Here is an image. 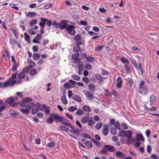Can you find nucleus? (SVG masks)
<instances>
[{"label": "nucleus", "mask_w": 159, "mask_h": 159, "mask_svg": "<svg viewBox=\"0 0 159 159\" xmlns=\"http://www.w3.org/2000/svg\"><path fill=\"white\" fill-rule=\"evenodd\" d=\"M120 124L119 122H116L113 118L111 119L109 123L108 124H104L103 125L102 129H108V128L111 129H120Z\"/></svg>", "instance_id": "f257e3e1"}, {"label": "nucleus", "mask_w": 159, "mask_h": 159, "mask_svg": "<svg viewBox=\"0 0 159 159\" xmlns=\"http://www.w3.org/2000/svg\"><path fill=\"white\" fill-rule=\"evenodd\" d=\"M138 91L139 93L142 95H145L148 93V89L145 84V82L141 80L138 86Z\"/></svg>", "instance_id": "f03ea898"}, {"label": "nucleus", "mask_w": 159, "mask_h": 159, "mask_svg": "<svg viewBox=\"0 0 159 159\" xmlns=\"http://www.w3.org/2000/svg\"><path fill=\"white\" fill-rule=\"evenodd\" d=\"M32 98L30 97H27L24 98L22 102L20 103V105L21 107H25L27 104V106H30L31 107H34L35 106V104L32 102Z\"/></svg>", "instance_id": "7ed1b4c3"}, {"label": "nucleus", "mask_w": 159, "mask_h": 159, "mask_svg": "<svg viewBox=\"0 0 159 159\" xmlns=\"http://www.w3.org/2000/svg\"><path fill=\"white\" fill-rule=\"evenodd\" d=\"M115 150L114 147L110 145H106L103 147V149L101 151V153L102 154L107 155V153L106 150L109 151L111 152H113Z\"/></svg>", "instance_id": "20e7f679"}, {"label": "nucleus", "mask_w": 159, "mask_h": 159, "mask_svg": "<svg viewBox=\"0 0 159 159\" xmlns=\"http://www.w3.org/2000/svg\"><path fill=\"white\" fill-rule=\"evenodd\" d=\"M18 99V97L16 96L8 98L6 100V102L8 104H11V105L13 107H15L17 105L16 103L15 102V101Z\"/></svg>", "instance_id": "39448f33"}, {"label": "nucleus", "mask_w": 159, "mask_h": 159, "mask_svg": "<svg viewBox=\"0 0 159 159\" xmlns=\"http://www.w3.org/2000/svg\"><path fill=\"white\" fill-rule=\"evenodd\" d=\"M16 81L14 80L11 81V78H9L8 80L4 82L3 84V88H4L9 86H12L15 84Z\"/></svg>", "instance_id": "423d86ee"}, {"label": "nucleus", "mask_w": 159, "mask_h": 159, "mask_svg": "<svg viewBox=\"0 0 159 159\" xmlns=\"http://www.w3.org/2000/svg\"><path fill=\"white\" fill-rule=\"evenodd\" d=\"M69 82L70 83L67 82L64 84V87L66 89H69L71 88H74L75 84L76 83V82L72 80H69Z\"/></svg>", "instance_id": "0eeeda50"}, {"label": "nucleus", "mask_w": 159, "mask_h": 159, "mask_svg": "<svg viewBox=\"0 0 159 159\" xmlns=\"http://www.w3.org/2000/svg\"><path fill=\"white\" fill-rule=\"evenodd\" d=\"M75 27L73 25H70L66 28V30L70 35H74L75 33Z\"/></svg>", "instance_id": "6e6552de"}, {"label": "nucleus", "mask_w": 159, "mask_h": 159, "mask_svg": "<svg viewBox=\"0 0 159 159\" xmlns=\"http://www.w3.org/2000/svg\"><path fill=\"white\" fill-rule=\"evenodd\" d=\"M62 131L67 133L68 134L70 133H72L73 134H76L77 136H79L80 135V133L79 131V130H60Z\"/></svg>", "instance_id": "1a4fd4ad"}, {"label": "nucleus", "mask_w": 159, "mask_h": 159, "mask_svg": "<svg viewBox=\"0 0 159 159\" xmlns=\"http://www.w3.org/2000/svg\"><path fill=\"white\" fill-rule=\"evenodd\" d=\"M79 56L78 53H75L72 56V58L74 60L75 63H79L80 62L81 59L78 58V57Z\"/></svg>", "instance_id": "9d476101"}, {"label": "nucleus", "mask_w": 159, "mask_h": 159, "mask_svg": "<svg viewBox=\"0 0 159 159\" xmlns=\"http://www.w3.org/2000/svg\"><path fill=\"white\" fill-rule=\"evenodd\" d=\"M51 116L54 118L56 122H60L63 117L60 116L57 114H52Z\"/></svg>", "instance_id": "9b49d317"}, {"label": "nucleus", "mask_w": 159, "mask_h": 159, "mask_svg": "<svg viewBox=\"0 0 159 159\" xmlns=\"http://www.w3.org/2000/svg\"><path fill=\"white\" fill-rule=\"evenodd\" d=\"M60 122L63 124L70 126L71 129L73 128V127L71 125V124L69 121L63 117H62Z\"/></svg>", "instance_id": "f8f14e48"}, {"label": "nucleus", "mask_w": 159, "mask_h": 159, "mask_svg": "<svg viewBox=\"0 0 159 159\" xmlns=\"http://www.w3.org/2000/svg\"><path fill=\"white\" fill-rule=\"evenodd\" d=\"M42 36L41 34H38L37 35L33 40V42L34 43L39 44L40 40L41 39Z\"/></svg>", "instance_id": "ddd939ff"}, {"label": "nucleus", "mask_w": 159, "mask_h": 159, "mask_svg": "<svg viewBox=\"0 0 159 159\" xmlns=\"http://www.w3.org/2000/svg\"><path fill=\"white\" fill-rule=\"evenodd\" d=\"M123 81L122 79L120 77H119L117 80L116 87L117 88L120 89L122 87V84Z\"/></svg>", "instance_id": "4468645a"}, {"label": "nucleus", "mask_w": 159, "mask_h": 159, "mask_svg": "<svg viewBox=\"0 0 159 159\" xmlns=\"http://www.w3.org/2000/svg\"><path fill=\"white\" fill-rule=\"evenodd\" d=\"M84 91L85 92L84 94L88 99L91 100L93 99L94 96L91 92L85 90L83 91V92Z\"/></svg>", "instance_id": "2eb2a0df"}, {"label": "nucleus", "mask_w": 159, "mask_h": 159, "mask_svg": "<svg viewBox=\"0 0 159 159\" xmlns=\"http://www.w3.org/2000/svg\"><path fill=\"white\" fill-rule=\"evenodd\" d=\"M30 107L26 106L25 108H21L20 109V111L23 113L25 114H28L30 112Z\"/></svg>", "instance_id": "dca6fc26"}, {"label": "nucleus", "mask_w": 159, "mask_h": 159, "mask_svg": "<svg viewBox=\"0 0 159 159\" xmlns=\"http://www.w3.org/2000/svg\"><path fill=\"white\" fill-rule=\"evenodd\" d=\"M40 20L41 22L39 23V25L42 27H44L47 21V19L43 18H40Z\"/></svg>", "instance_id": "f3484780"}, {"label": "nucleus", "mask_w": 159, "mask_h": 159, "mask_svg": "<svg viewBox=\"0 0 159 159\" xmlns=\"http://www.w3.org/2000/svg\"><path fill=\"white\" fill-rule=\"evenodd\" d=\"M10 114L13 117H16V116L19 114V112L15 110H11L9 111Z\"/></svg>", "instance_id": "a211bd4d"}, {"label": "nucleus", "mask_w": 159, "mask_h": 159, "mask_svg": "<svg viewBox=\"0 0 159 159\" xmlns=\"http://www.w3.org/2000/svg\"><path fill=\"white\" fill-rule=\"evenodd\" d=\"M136 137V140L137 141H142L143 142L144 141V138L142 134H137Z\"/></svg>", "instance_id": "6ab92c4d"}, {"label": "nucleus", "mask_w": 159, "mask_h": 159, "mask_svg": "<svg viewBox=\"0 0 159 159\" xmlns=\"http://www.w3.org/2000/svg\"><path fill=\"white\" fill-rule=\"evenodd\" d=\"M155 100V96L153 95H152L150 98V105L151 106L153 105L154 104Z\"/></svg>", "instance_id": "aec40b11"}, {"label": "nucleus", "mask_w": 159, "mask_h": 159, "mask_svg": "<svg viewBox=\"0 0 159 159\" xmlns=\"http://www.w3.org/2000/svg\"><path fill=\"white\" fill-rule=\"evenodd\" d=\"M43 106L44 110L45 109V112L46 114H48L50 110V107L45 104H43Z\"/></svg>", "instance_id": "412c9836"}, {"label": "nucleus", "mask_w": 159, "mask_h": 159, "mask_svg": "<svg viewBox=\"0 0 159 159\" xmlns=\"http://www.w3.org/2000/svg\"><path fill=\"white\" fill-rule=\"evenodd\" d=\"M27 16L30 18L35 17L36 16V13L35 12H28L26 14Z\"/></svg>", "instance_id": "4be33fe9"}, {"label": "nucleus", "mask_w": 159, "mask_h": 159, "mask_svg": "<svg viewBox=\"0 0 159 159\" xmlns=\"http://www.w3.org/2000/svg\"><path fill=\"white\" fill-rule=\"evenodd\" d=\"M89 113H88V116H87L85 117H84L82 118L81 120V122H82V123H88L89 119L90 117H89Z\"/></svg>", "instance_id": "5701e85b"}, {"label": "nucleus", "mask_w": 159, "mask_h": 159, "mask_svg": "<svg viewBox=\"0 0 159 159\" xmlns=\"http://www.w3.org/2000/svg\"><path fill=\"white\" fill-rule=\"evenodd\" d=\"M61 100L62 103L65 104L66 105L68 103V101L66 97L64 95H63L61 98Z\"/></svg>", "instance_id": "b1692460"}, {"label": "nucleus", "mask_w": 159, "mask_h": 159, "mask_svg": "<svg viewBox=\"0 0 159 159\" xmlns=\"http://www.w3.org/2000/svg\"><path fill=\"white\" fill-rule=\"evenodd\" d=\"M132 134L130 131H126L125 137H127L128 139H131Z\"/></svg>", "instance_id": "393cba45"}, {"label": "nucleus", "mask_w": 159, "mask_h": 159, "mask_svg": "<svg viewBox=\"0 0 159 159\" xmlns=\"http://www.w3.org/2000/svg\"><path fill=\"white\" fill-rule=\"evenodd\" d=\"M116 155L119 158H124V155L121 152H116Z\"/></svg>", "instance_id": "a878e982"}, {"label": "nucleus", "mask_w": 159, "mask_h": 159, "mask_svg": "<svg viewBox=\"0 0 159 159\" xmlns=\"http://www.w3.org/2000/svg\"><path fill=\"white\" fill-rule=\"evenodd\" d=\"M29 65L28 67L30 69L33 68L35 66V63L32 61H29Z\"/></svg>", "instance_id": "bb28decb"}, {"label": "nucleus", "mask_w": 159, "mask_h": 159, "mask_svg": "<svg viewBox=\"0 0 159 159\" xmlns=\"http://www.w3.org/2000/svg\"><path fill=\"white\" fill-rule=\"evenodd\" d=\"M95 77L97 80H98V82H102L103 81V77L99 74H96Z\"/></svg>", "instance_id": "cd10ccee"}, {"label": "nucleus", "mask_w": 159, "mask_h": 159, "mask_svg": "<svg viewBox=\"0 0 159 159\" xmlns=\"http://www.w3.org/2000/svg\"><path fill=\"white\" fill-rule=\"evenodd\" d=\"M85 144L88 148H91L92 147V144L90 141H86L85 143Z\"/></svg>", "instance_id": "c85d7f7f"}, {"label": "nucleus", "mask_w": 159, "mask_h": 159, "mask_svg": "<svg viewBox=\"0 0 159 159\" xmlns=\"http://www.w3.org/2000/svg\"><path fill=\"white\" fill-rule=\"evenodd\" d=\"M88 88L89 89L92 91H94L96 89L95 85L93 84H89V85Z\"/></svg>", "instance_id": "c756f323"}, {"label": "nucleus", "mask_w": 159, "mask_h": 159, "mask_svg": "<svg viewBox=\"0 0 159 159\" xmlns=\"http://www.w3.org/2000/svg\"><path fill=\"white\" fill-rule=\"evenodd\" d=\"M88 123V125L89 126H92L94 124V122L92 118L91 117H89V119Z\"/></svg>", "instance_id": "7c9ffc66"}, {"label": "nucleus", "mask_w": 159, "mask_h": 159, "mask_svg": "<svg viewBox=\"0 0 159 159\" xmlns=\"http://www.w3.org/2000/svg\"><path fill=\"white\" fill-rule=\"evenodd\" d=\"M81 48L79 45H76L74 47L73 51L74 52L79 51L80 50Z\"/></svg>", "instance_id": "2f4dec72"}, {"label": "nucleus", "mask_w": 159, "mask_h": 159, "mask_svg": "<svg viewBox=\"0 0 159 159\" xmlns=\"http://www.w3.org/2000/svg\"><path fill=\"white\" fill-rule=\"evenodd\" d=\"M74 100L78 102H81L82 101L81 98L79 96H76L74 97L73 98Z\"/></svg>", "instance_id": "473e14b6"}, {"label": "nucleus", "mask_w": 159, "mask_h": 159, "mask_svg": "<svg viewBox=\"0 0 159 159\" xmlns=\"http://www.w3.org/2000/svg\"><path fill=\"white\" fill-rule=\"evenodd\" d=\"M120 61L121 62L124 63H125L126 64H129V62L128 59L126 58H125L122 57L120 58Z\"/></svg>", "instance_id": "72a5a7b5"}, {"label": "nucleus", "mask_w": 159, "mask_h": 159, "mask_svg": "<svg viewBox=\"0 0 159 159\" xmlns=\"http://www.w3.org/2000/svg\"><path fill=\"white\" fill-rule=\"evenodd\" d=\"M40 55L39 53H34L33 56V59L34 60H37L40 58Z\"/></svg>", "instance_id": "f704fd0d"}, {"label": "nucleus", "mask_w": 159, "mask_h": 159, "mask_svg": "<svg viewBox=\"0 0 159 159\" xmlns=\"http://www.w3.org/2000/svg\"><path fill=\"white\" fill-rule=\"evenodd\" d=\"M25 40L28 43L30 42V36L26 33L24 34Z\"/></svg>", "instance_id": "c9c22d12"}, {"label": "nucleus", "mask_w": 159, "mask_h": 159, "mask_svg": "<svg viewBox=\"0 0 159 159\" xmlns=\"http://www.w3.org/2000/svg\"><path fill=\"white\" fill-rule=\"evenodd\" d=\"M126 131L123 130H120L118 134L119 136L121 137H125Z\"/></svg>", "instance_id": "e433bc0d"}, {"label": "nucleus", "mask_w": 159, "mask_h": 159, "mask_svg": "<svg viewBox=\"0 0 159 159\" xmlns=\"http://www.w3.org/2000/svg\"><path fill=\"white\" fill-rule=\"evenodd\" d=\"M72 77L74 80H80V77L77 75H74L72 76Z\"/></svg>", "instance_id": "4c0bfd02"}, {"label": "nucleus", "mask_w": 159, "mask_h": 159, "mask_svg": "<svg viewBox=\"0 0 159 159\" xmlns=\"http://www.w3.org/2000/svg\"><path fill=\"white\" fill-rule=\"evenodd\" d=\"M36 106V107L39 109L43 111L44 110L43 106L41 104L39 103H37Z\"/></svg>", "instance_id": "58836bf2"}, {"label": "nucleus", "mask_w": 159, "mask_h": 159, "mask_svg": "<svg viewBox=\"0 0 159 159\" xmlns=\"http://www.w3.org/2000/svg\"><path fill=\"white\" fill-rule=\"evenodd\" d=\"M87 60L88 62H93L94 60V58L91 56H88L87 57Z\"/></svg>", "instance_id": "ea45409f"}, {"label": "nucleus", "mask_w": 159, "mask_h": 159, "mask_svg": "<svg viewBox=\"0 0 159 159\" xmlns=\"http://www.w3.org/2000/svg\"><path fill=\"white\" fill-rule=\"evenodd\" d=\"M121 125L124 129H127L128 128L127 124L124 122H122L121 123Z\"/></svg>", "instance_id": "a19ab883"}, {"label": "nucleus", "mask_w": 159, "mask_h": 159, "mask_svg": "<svg viewBox=\"0 0 159 159\" xmlns=\"http://www.w3.org/2000/svg\"><path fill=\"white\" fill-rule=\"evenodd\" d=\"M37 23V21L36 20L34 19L31 20L30 23V25L31 26L36 24Z\"/></svg>", "instance_id": "79ce46f5"}, {"label": "nucleus", "mask_w": 159, "mask_h": 159, "mask_svg": "<svg viewBox=\"0 0 159 159\" xmlns=\"http://www.w3.org/2000/svg\"><path fill=\"white\" fill-rule=\"evenodd\" d=\"M83 109L84 111H87L88 112H90L91 111L90 108L87 106H84L83 107Z\"/></svg>", "instance_id": "37998d69"}, {"label": "nucleus", "mask_w": 159, "mask_h": 159, "mask_svg": "<svg viewBox=\"0 0 159 159\" xmlns=\"http://www.w3.org/2000/svg\"><path fill=\"white\" fill-rule=\"evenodd\" d=\"M37 73L36 70L34 69H33L30 70V75L34 76Z\"/></svg>", "instance_id": "c03bdc74"}, {"label": "nucleus", "mask_w": 159, "mask_h": 159, "mask_svg": "<svg viewBox=\"0 0 159 159\" xmlns=\"http://www.w3.org/2000/svg\"><path fill=\"white\" fill-rule=\"evenodd\" d=\"M18 66V65L16 63H14L12 68V70L13 71H16L17 70Z\"/></svg>", "instance_id": "a18cd8bd"}, {"label": "nucleus", "mask_w": 159, "mask_h": 159, "mask_svg": "<svg viewBox=\"0 0 159 159\" xmlns=\"http://www.w3.org/2000/svg\"><path fill=\"white\" fill-rule=\"evenodd\" d=\"M25 76V73L23 72V71L20 73L18 75V77L20 79L24 78Z\"/></svg>", "instance_id": "49530a36"}, {"label": "nucleus", "mask_w": 159, "mask_h": 159, "mask_svg": "<svg viewBox=\"0 0 159 159\" xmlns=\"http://www.w3.org/2000/svg\"><path fill=\"white\" fill-rule=\"evenodd\" d=\"M128 80L129 83V85L130 87H131L133 84V79L130 78H128Z\"/></svg>", "instance_id": "de8ad7c7"}, {"label": "nucleus", "mask_w": 159, "mask_h": 159, "mask_svg": "<svg viewBox=\"0 0 159 159\" xmlns=\"http://www.w3.org/2000/svg\"><path fill=\"white\" fill-rule=\"evenodd\" d=\"M77 109V107L76 106H72L69 107L68 108V110L70 111H73Z\"/></svg>", "instance_id": "09e8293b"}, {"label": "nucleus", "mask_w": 159, "mask_h": 159, "mask_svg": "<svg viewBox=\"0 0 159 159\" xmlns=\"http://www.w3.org/2000/svg\"><path fill=\"white\" fill-rule=\"evenodd\" d=\"M81 136L85 138H88L89 139H91L90 136L89 135V134L86 133H82L81 134Z\"/></svg>", "instance_id": "8fccbe9b"}, {"label": "nucleus", "mask_w": 159, "mask_h": 159, "mask_svg": "<svg viewBox=\"0 0 159 159\" xmlns=\"http://www.w3.org/2000/svg\"><path fill=\"white\" fill-rule=\"evenodd\" d=\"M84 113V111L81 110H79L76 112V114L79 116L82 115Z\"/></svg>", "instance_id": "3c124183"}, {"label": "nucleus", "mask_w": 159, "mask_h": 159, "mask_svg": "<svg viewBox=\"0 0 159 159\" xmlns=\"http://www.w3.org/2000/svg\"><path fill=\"white\" fill-rule=\"evenodd\" d=\"M91 140L94 143H95L96 144V145L98 147H99L101 146V144L99 142H98L94 139H92Z\"/></svg>", "instance_id": "603ef678"}, {"label": "nucleus", "mask_w": 159, "mask_h": 159, "mask_svg": "<svg viewBox=\"0 0 159 159\" xmlns=\"http://www.w3.org/2000/svg\"><path fill=\"white\" fill-rule=\"evenodd\" d=\"M55 143L53 142H50L48 143L47 145V147H51L55 146Z\"/></svg>", "instance_id": "864d4df0"}, {"label": "nucleus", "mask_w": 159, "mask_h": 159, "mask_svg": "<svg viewBox=\"0 0 159 159\" xmlns=\"http://www.w3.org/2000/svg\"><path fill=\"white\" fill-rule=\"evenodd\" d=\"M131 61L132 64L134 65V67L137 69H138L136 61L134 59H132Z\"/></svg>", "instance_id": "5fc2aeb1"}, {"label": "nucleus", "mask_w": 159, "mask_h": 159, "mask_svg": "<svg viewBox=\"0 0 159 159\" xmlns=\"http://www.w3.org/2000/svg\"><path fill=\"white\" fill-rule=\"evenodd\" d=\"M74 39L76 41H79L81 39V37L79 35H76L74 37Z\"/></svg>", "instance_id": "6e6d98bb"}, {"label": "nucleus", "mask_w": 159, "mask_h": 159, "mask_svg": "<svg viewBox=\"0 0 159 159\" xmlns=\"http://www.w3.org/2000/svg\"><path fill=\"white\" fill-rule=\"evenodd\" d=\"M102 126V124L101 123H97L96 125V128L97 129H100Z\"/></svg>", "instance_id": "4d7b16f0"}, {"label": "nucleus", "mask_w": 159, "mask_h": 159, "mask_svg": "<svg viewBox=\"0 0 159 159\" xmlns=\"http://www.w3.org/2000/svg\"><path fill=\"white\" fill-rule=\"evenodd\" d=\"M60 24L61 25V26L59 25V27L61 29H65L67 27V25L66 24Z\"/></svg>", "instance_id": "13d9d810"}, {"label": "nucleus", "mask_w": 159, "mask_h": 159, "mask_svg": "<svg viewBox=\"0 0 159 159\" xmlns=\"http://www.w3.org/2000/svg\"><path fill=\"white\" fill-rule=\"evenodd\" d=\"M101 71L102 72V75H109V73L107 71L103 69H101Z\"/></svg>", "instance_id": "bf43d9fd"}, {"label": "nucleus", "mask_w": 159, "mask_h": 159, "mask_svg": "<svg viewBox=\"0 0 159 159\" xmlns=\"http://www.w3.org/2000/svg\"><path fill=\"white\" fill-rule=\"evenodd\" d=\"M11 31H12V33L13 34L14 36L16 37V38H17V35L18 34L16 33V30L13 29H11Z\"/></svg>", "instance_id": "052dcab7"}, {"label": "nucleus", "mask_w": 159, "mask_h": 159, "mask_svg": "<svg viewBox=\"0 0 159 159\" xmlns=\"http://www.w3.org/2000/svg\"><path fill=\"white\" fill-rule=\"evenodd\" d=\"M32 49L34 52H37L39 50L38 47L37 45H34L33 46Z\"/></svg>", "instance_id": "680f3d73"}, {"label": "nucleus", "mask_w": 159, "mask_h": 159, "mask_svg": "<svg viewBox=\"0 0 159 159\" xmlns=\"http://www.w3.org/2000/svg\"><path fill=\"white\" fill-rule=\"evenodd\" d=\"M53 25L56 28L59 27V25L61 26L60 23H57L56 21H54L53 23Z\"/></svg>", "instance_id": "e2e57ef3"}, {"label": "nucleus", "mask_w": 159, "mask_h": 159, "mask_svg": "<svg viewBox=\"0 0 159 159\" xmlns=\"http://www.w3.org/2000/svg\"><path fill=\"white\" fill-rule=\"evenodd\" d=\"M82 80L83 82L86 83H88L89 82V79L87 77H83L82 78Z\"/></svg>", "instance_id": "0e129e2a"}, {"label": "nucleus", "mask_w": 159, "mask_h": 159, "mask_svg": "<svg viewBox=\"0 0 159 159\" xmlns=\"http://www.w3.org/2000/svg\"><path fill=\"white\" fill-rule=\"evenodd\" d=\"M29 69L28 66L25 67L23 69L22 71L24 73L27 72L29 71Z\"/></svg>", "instance_id": "69168bd1"}, {"label": "nucleus", "mask_w": 159, "mask_h": 159, "mask_svg": "<svg viewBox=\"0 0 159 159\" xmlns=\"http://www.w3.org/2000/svg\"><path fill=\"white\" fill-rule=\"evenodd\" d=\"M39 111V109L38 108H36L33 109L32 111V114H36Z\"/></svg>", "instance_id": "338daca9"}, {"label": "nucleus", "mask_w": 159, "mask_h": 159, "mask_svg": "<svg viewBox=\"0 0 159 159\" xmlns=\"http://www.w3.org/2000/svg\"><path fill=\"white\" fill-rule=\"evenodd\" d=\"M76 44L77 45H82L83 44L84 41L81 39L79 40V41H77Z\"/></svg>", "instance_id": "774afa93"}]
</instances>
